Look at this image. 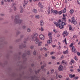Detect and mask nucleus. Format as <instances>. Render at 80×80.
I'll use <instances>...</instances> for the list:
<instances>
[{
	"mask_svg": "<svg viewBox=\"0 0 80 80\" xmlns=\"http://www.w3.org/2000/svg\"><path fill=\"white\" fill-rule=\"evenodd\" d=\"M1 5H3V4H4V2H3V1H2L1 2Z\"/></svg>",
	"mask_w": 80,
	"mask_h": 80,
	"instance_id": "ea45409f",
	"label": "nucleus"
},
{
	"mask_svg": "<svg viewBox=\"0 0 80 80\" xmlns=\"http://www.w3.org/2000/svg\"><path fill=\"white\" fill-rule=\"evenodd\" d=\"M40 69H38L37 71H35L36 74H37V73H39V72H40Z\"/></svg>",
	"mask_w": 80,
	"mask_h": 80,
	"instance_id": "b1692460",
	"label": "nucleus"
},
{
	"mask_svg": "<svg viewBox=\"0 0 80 80\" xmlns=\"http://www.w3.org/2000/svg\"><path fill=\"white\" fill-rule=\"evenodd\" d=\"M54 13H56V14H57V13H58V12L57 11L55 10V11H54Z\"/></svg>",
	"mask_w": 80,
	"mask_h": 80,
	"instance_id": "37998d69",
	"label": "nucleus"
},
{
	"mask_svg": "<svg viewBox=\"0 0 80 80\" xmlns=\"http://www.w3.org/2000/svg\"><path fill=\"white\" fill-rule=\"evenodd\" d=\"M58 77L59 78H62V76H61V75H59Z\"/></svg>",
	"mask_w": 80,
	"mask_h": 80,
	"instance_id": "e2e57ef3",
	"label": "nucleus"
},
{
	"mask_svg": "<svg viewBox=\"0 0 80 80\" xmlns=\"http://www.w3.org/2000/svg\"><path fill=\"white\" fill-rule=\"evenodd\" d=\"M62 63L64 65H67V62H65L64 60L62 61Z\"/></svg>",
	"mask_w": 80,
	"mask_h": 80,
	"instance_id": "2eb2a0df",
	"label": "nucleus"
},
{
	"mask_svg": "<svg viewBox=\"0 0 80 80\" xmlns=\"http://www.w3.org/2000/svg\"><path fill=\"white\" fill-rule=\"evenodd\" d=\"M62 42H63V43L65 42L66 45H67V39L66 38H65L64 41H62Z\"/></svg>",
	"mask_w": 80,
	"mask_h": 80,
	"instance_id": "4be33fe9",
	"label": "nucleus"
},
{
	"mask_svg": "<svg viewBox=\"0 0 80 80\" xmlns=\"http://www.w3.org/2000/svg\"><path fill=\"white\" fill-rule=\"evenodd\" d=\"M35 17L36 18H40V16H39V15H36Z\"/></svg>",
	"mask_w": 80,
	"mask_h": 80,
	"instance_id": "7c9ffc66",
	"label": "nucleus"
},
{
	"mask_svg": "<svg viewBox=\"0 0 80 80\" xmlns=\"http://www.w3.org/2000/svg\"><path fill=\"white\" fill-rule=\"evenodd\" d=\"M3 47V44H1V42H0V47Z\"/></svg>",
	"mask_w": 80,
	"mask_h": 80,
	"instance_id": "864d4df0",
	"label": "nucleus"
},
{
	"mask_svg": "<svg viewBox=\"0 0 80 80\" xmlns=\"http://www.w3.org/2000/svg\"><path fill=\"white\" fill-rule=\"evenodd\" d=\"M55 11L53 10V9L51 10V13H54Z\"/></svg>",
	"mask_w": 80,
	"mask_h": 80,
	"instance_id": "09e8293b",
	"label": "nucleus"
},
{
	"mask_svg": "<svg viewBox=\"0 0 80 80\" xmlns=\"http://www.w3.org/2000/svg\"><path fill=\"white\" fill-rule=\"evenodd\" d=\"M77 54L78 55V56H80V53L79 52H77Z\"/></svg>",
	"mask_w": 80,
	"mask_h": 80,
	"instance_id": "5fc2aeb1",
	"label": "nucleus"
},
{
	"mask_svg": "<svg viewBox=\"0 0 80 80\" xmlns=\"http://www.w3.org/2000/svg\"><path fill=\"white\" fill-rule=\"evenodd\" d=\"M22 22H23V20L20 19V17L18 15H16L15 16V18L14 20L15 23L20 24Z\"/></svg>",
	"mask_w": 80,
	"mask_h": 80,
	"instance_id": "f03ea898",
	"label": "nucleus"
},
{
	"mask_svg": "<svg viewBox=\"0 0 80 80\" xmlns=\"http://www.w3.org/2000/svg\"><path fill=\"white\" fill-rule=\"evenodd\" d=\"M42 42H39V43L38 42V46H40V45H42Z\"/></svg>",
	"mask_w": 80,
	"mask_h": 80,
	"instance_id": "2f4dec72",
	"label": "nucleus"
},
{
	"mask_svg": "<svg viewBox=\"0 0 80 80\" xmlns=\"http://www.w3.org/2000/svg\"><path fill=\"white\" fill-rule=\"evenodd\" d=\"M59 71H62L63 70V66L62 65H60L58 68Z\"/></svg>",
	"mask_w": 80,
	"mask_h": 80,
	"instance_id": "f8f14e48",
	"label": "nucleus"
},
{
	"mask_svg": "<svg viewBox=\"0 0 80 80\" xmlns=\"http://www.w3.org/2000/svg\"><path fill=\"white\" fill-rule=\"evenodd\" d=\"M73 12H74V11L73 9H71L70 11V13H71V14H72V13H73Z\"/></svg>",
	"mask_w": 80,
	"mask_h": 80,
	"instance_id": "5701e85b",
	"label": "nucleus"
},
{
	"mask_svg": "<svg viewBox=\"0 0 80 80\" xmlns=\"http://www.w3.org/2000/svg\"><path fill=\"white\" fill-rule=\"evenodd\" d=\"M74 78H75L74 79H75V80H76V79H77H77H78V77H75Z\"/></svg>",
	"mask_w": 80,
	"mask_h": 80,
	"instance_id": "0e129e2a",
	"label": "nucleus"
},
{
	"mask_svg": "<svg viewBox=\"0 0 80 80\" xmlns=\"http://www.w3.org/2000/svg\"><path fill=\"white\" fill-rule=\"evenodd\" d=\"M78 72H80V69H78Z\"/></svg>",
	"mask_w": 80,
	"mask_h": 80,
	"instance_id": "774afa93",
	"label": "nucleus"
},
{
	"mask_svg": "<svg viewBox=\"0 0 80 80\" xmlns=\"http://www.w3.org/2000/svg\"><path fill=\"white\" fill-rule=\"evenodd\" d=\"M27 55H30V51H28L27 52Z\"/></svg>",
	"mask_w": 80,
	"mask_h": 80,
	"instance_id": "e433bc0d",
	"label": "nucleus"
},
{
	"mask_svg": "<svg viewBox=\"0 0 80 80\" xmlns=\"http://www.w3.org/2000/svg\"><path fill=\"white\" fill-rule=\"evenodd\" d=\"M67 10V9L66 8H64L63 9V10L62 11V12H63V13H65V12H66V10Z\"/></svg>",
	"mask_w": 80,
	"mask_h": 80,
	"instance_id": "bb28decb",
	"label": "nucleus"
},
{
	"mask_svg": "<svg viewBox=\"0 0 80 80\" xmlns=\"http://www.w3.org/2000/svg\"><path fill=\"white\" fill-rule=\"evenodd\" d=\"M63 18L62 19V21H64L65 22H67V19H66V17H65V15L64 14L63 15Z\"/></svg>",
	"mask_w": 80,
	"mask_h": 80,
	"instance_id": "0eeeda50",
	"label": "nucleus"
},
{
	"mask_svg": "<svg viewBox=\"0 0 80 80\" xmlns=\"http://www.w3.org/2000/svg\"><path fill=\"white\" fill-rule=\"evenodd\" d=\"M67 52H68V51H65L63 52V53L65 54H66L67 53Z\"/></svg>",
	"mask_w": 80,
	"mask_h": 80,
	"instance_id": "a18cd8bd",
	"label": "nucleus"
},
{
	"mask_svg": "<svg viewBox=\"0 0 80 80\" xmlns=\"http://www.w3.org/2000/svg\"><path fill=\"white\" fill-rule=\"evenodd\" d=\"M69 30H72V26H70L69 27Z\"/></svg>",
	"mask_w": 80,
	"mask_h": 80,
	"instance_id": "c9c22d12",
	"label": "nucleus"
},
{
	"mask_svg": "<svg viewBox=\"0 0 80 80\" xmlns=\"http://www.w3.org/2000/svg\"><path fill=\"white\" fill-rule=\"evenodd\" d=\"M1 16H4V15H5L3 14H1Z\"/></svg>",
	"mask_w": 80,
	"mask_h": 80,
	"instance_id": "338daca9",
	"label": "nucleus"
},
{
	"mask_svg": "<svg viewBox=\"0 0 80 80\" xmlns=\"http://www.w3.org/2000/svg\"><path fill=\"white\" fill-rule=\"evenodd\" d=\"M43 49H44V50H47V48H45V47H44L43 48Z\"/></svg>",
	"mask_w": 80,
	"mask_h": 80,
	"instance_id": "69168bd1",
	"label": "nucleus"
},
{
	"mask_svg": "<svg viewBox=\"0 0 80 80\" xmlns=\"http://www.w3.org/2000/svg\"><path fill=\"white\" fill-rule=\"evenodd\" d=\"M55 74L56 75H58V74L57 73V72L55 71Z\"/></svg>",
	"mask_w": 80,
	"mask_h": 80,
	"instance_id": "6e6d98bb",
	"label": "nucleus"
},
{
	"mask_svg": "<svg viewBox=\"0 0 80 80\" xmlns=\"http://www.w3.org/2000/svg\"><path fill=\"white\" fill-rule=\"evenodd\" d=\"M53 31H54L55 32V33H56L57 32V30H55V29L54 30H53Z\"/></svg>",
	"mask_w": 80,
	"mask_h": 80,
	"instance_id": "bf43d9fd",
	"label": "nucleus"
},
{
	"mask_svg": "<svg viewBox=\"0 0 80 80\" xmlns=\"http://www.w3.org/2000/svg\"><path fill=\"white\" fill-rule=\"evenodd\" d=\"M55 6L56 8H58L60 5L59 4H56Z\"/></svg>",
	"mask_w": 80,
	"mask_h": 80,
	"instance_id": "4c0bfd02",
	"label": "nucleus"
},
{
	"mask_svg": "<svg viewBox=\"0 0 80 80\" xmlns=\"http://www.w3.org/2000/svg\"><path fill=\"white\" fill-rule=\"evenodd\" d=\"M20 9H21V10H22L23 9V8L22 6H20Z\"/></svg>",
	"mask_w": 80,
	"mask_h": 80,
	"instance_id": "680f3d73",
	"label": "nucleus"
},
{
	"mask_svg": "<svg viewBox=\"0 0 80 80\" xmlns=\"http://www.w3.org/2000/svg\"><path fill=\"white\" fill-rule=\"evenodd\" d=\"M40 24L41 27H42L43 26V21L41 20L40 21Z\"/></svg>",
	"mask_w": 80,
	"mask_h": 80,
	"instance_id": "a211bd4d",
	"label": "nucleus"
},
{
	"mask_svg": "<svg viewBox=\"0 0 80 80\" xmlns=\"http://www.w3.org/2000/svg\"><path fill=\"white\" fill-rule=\"evenodd\" d=\"M65 35L66 36H67L68 35V32H67V31H65L63 33L62 35H64V37H65V36L64 35Z\"/></svg>",
	"mask_w": 80,
	"mask_h": 80,
	"instance_id": "6e6552de",
	"label": "nucleus"
},
{
	"mask_svg": "<svg viewBox=\"0 0 80 80\" xmlns=\"http://www.w3.org/2000/svg\"><path fill=\"white\" fill-rule=\"evenodd\" d=\"M62 11H61L59 12H58V13L59 14V15H61L62 13H63V12H62Z\"/></svg>",
	"mask_w": 80,
	"mask_h": 80,
	"instance_id": "c756f323",
	"label": "nucleus"
},
{
	"mask_svg": "<svg viewBox=\"0 0 80 80\" xmlns=\"http://www.w3.org/2000/svg\"><path fill=\"white\" fill-rule=\"evenodd\" d=\"M36 54L37 52H36V51H34L33 52V55H36Z\"/></svg>",
	"mask_w": 80,
	"mask_h": 80,
	"instance_id": "473e14b6",
	"label": "nucleus"
},
{
	"mask_svg": "<svg viewBox=\"0 0 80 80\" xmlns=\"http://www.w3.org/2000/svg\"><path fill=\"white\" fill-rule=\"evenodd\" d=\"M41 32H43V28H41Z\"/></svg>",
	"mask_w": 80,
	"mask_h": 80,
	"instance_id": "8fccbe9b",
	"label": "nucleus"
},
{
	"mask_svg": "<svg viewBox=\"0 0 80 80\" xmlns=\"http://www.w3.org/2000/svg\"><path fill=\"white\" fill-rule=\"evenodd\" d=\"M72 23H73V24L74 25H76L77 23V21L75 20L72 21Z\"/></svg>",
	"mask_w": 80,
	"mask_h": 80,
	"instance_id": "412c9836",
	"label": "nucleus"
},
{
	"mask_svg": "<svg viewBox=\"0 0 80 80\" xmlns=\"http://www.w3.org/2000/svg\"><path fill=\"white\" fill-rule=\"evenodd\" d=\"M75 58H74L75 60L76 61H77V60H78V59H77V58H76V56H75Z\"/></svg>",
	"mask_w": 80,
	"mask_h": 80,
	"instance_id": "603ef678",
	"label": "nucleus"
},
{
	"mask_svg": "<svg viewBox=\"0 0 80 80\" xmlns=\"http://www.w3.org/2000/svg\"><path fill=\"white\" fill-rule=\"evenodd\" d=\"M39 6L40 7H41L42 6V4L40 3V2H39Z\"/></svg>",
	"mask_w": 80,
	"mask_h": 80,
	"instance_id": "a19ab883",
	"label": "nucleus"
},
{
	"mask_svg": "<svg viewBox=\"0 0 80 80\" xmlns=\"http://www.w3.org/2000/svg\"><path fill=\"white\" fill-rule=\"evenodd\" d=\"M72 21H71V23H72L73 21H75V18L74 17H72L71 18Z\"/></svg>",
	"mask_w": 80,
	"mask_h": 80,
	"instance_id": "6ab92c4d",
	"label": "nucleus"
},
{
	"mask_svg": "<svg viewBox=\"0 0 80 80\" xmlns=\"http://www.w3.org/2000/svg\"><path fill=\"white\" fill-rule=\"evenodd\" d=\"M35 38L34 37V36H33V35L31 36V37H30V39H31V40L33 41L34 40V39Z\"/></svg>",
	"mask_w": 80,
	"mask_h": 80,
	"instance_id": "dca6fc26",
	"label": "nucleus"
},
{
	"mask_svg": "<svg viewBox=\"0 0 80 80\" xmlns=\"http://www.w3.org/2000/svg\"><path fill=\"white\" fill-rule=\"evenodd\" d=\"M29 40H30V37L28 36L27 38L25 39L26 41H28Z\"/></svg>",
	"mask_w": 80,
	"mask_h": 80,
	"instance_id": "aec40b11",
	"label": "nucleus"
},
{
	"mask_svg": "<svg viewBox=\"0 0 80 80\" xmlns=\"http://www.w3.org/2000/svg\"><path fill=\"white\" fill-rule=\"evenodd\" d=\"M62 21H61V20L59 19L58 21V22H60V23H62Z\"/></svg>",
	"mask_w": 80,
	"mask_h": 80,
	"instance_id": "052dcab7",
	"label": "nucleus"
},
{
	"mask_svg": "<svg viewBox=\"0 0 80 80\" xmlns=\"http://www.w3.org/2000/svg\"><path fill=\"white\" fill-rule=\"evenodd\" d=\"M48 14H50V10H48Z\"/></svg>",
	"mask_w": 80,
	"mask_h": 80,
	"instance_id": "3c124183",
	"label": "nucleus"
},
{
	"mask_svg": "<svg viewBox=\"0 0 80 80\" xmlns=\"http://www.w3.org/2000/svg\"><path fill=\"white\" fill-rule=\"evenodd\" d=\"M5 2H10V0H4Z\"/></svg>",
	"mask_w": 80,
	"mask_h": 80,
	"instance_id": "49530a36",
	"label": "nucleus"
},
{
	"mask_svg": "<svg viewBox=\"0 0 80 80\" xmlns=\"http://www.w3.org/2000/svg\"><path fill=\"white\" fill-rule=\"evenodd\" d=\"M77 2L78 4H79V5H80V0H77Z\"/></svg>",
	"mask_w": 80,
	"mask_h": 80,
	"instance_id": "72a5a7b5",
	"label": "nucleus"
},
{
	"mask_svg": "<svg viewBox=\"0 0 80 80\" xmlns=\"http://www.w3.org/2000/svg\"><path fill=\"white\" fill-rule=\"evenodd\" d=\"M20 32L19 31H18L17 32L16 34L17 35H19V34H20Z\"/></svg>",
	"mask_w": 80,
	"mask_h": 80,
	"instance_id": "f704fd0d",
	"label": "nucleus"
},
{
	"mask_svg": "<svg viewBox=\"0 0 80 80\" xmlns=\"http://www.w3.org/2000/svg\"><path fill=\"white\" fill-rule=\"evenodd\" d=\"M44 67H45V65L42 66H41V68L42 69H43Z\"/></svg>",
	"mask_w": 80,
	"mask_h": 80,
	"instance_id": "c03bdc74",
	"label": "nucleus"
},
{
	"mask_svg": "<svg viewBox=\"0 0 80 80\" xmlns=\"http://www.w3.org/2000/svg\"><path fill=\"white\" fill-rule=\"evenodd\" d=\"M75 74H69V77L71 78H72L73 77H75Z\"/></svg>",
	"mask_w": 80,
	"mask_h": 80,
	"instance_id": "f3484780",
	"label": "nucleus"
},
{
	"mask_svg": "<svg viewBox=\"0 0 80 80\" xmlns=\"http://www.w3.org/2000/svg\"><path fill=\"white\" fill-rule=\"evenodd\" d=\"M71 62L72 63H74L75 62H74V60H71Z\"/></svg>",
	"mask_w": 80,
	"mask_h": 80,
	"instance_id": "de8ad7c7",
	"label": "nucleus"
},
{
	"mask_svg": "<svg viewBox=\"0 0 80 80\" xmlns=\"http://www.w3.org/2000/svg\"><path fill=\"white\" fill-rule=\"evenodd\" d=\"M24 37V35H21L20 36V38L16 40V42H18L20 41V40H21V38H23Z\"/></svg>",
	"mask_w": 80,
	"mask_h": 80,
	"instance_id": "423d86ee",
	"label": "nucleus"
},
{
	"mask_svg": "<svg viewBox=\"0 0 80 80\" xmlns=\"http://www.w3.org/2000/svg\"><path fill=\"white\" fill-rule=\"evenodd\" d=\"M52 34L51 33V32H49L48 33V36H49V40L48 41V43L49 44H50L52 42Z\"/></svg>",
	"mask_w": 80,
	"mask_h": 80,
	"instance_id": "7ed1b4c3",
	"label": "nucleus"
},
{
	"mask_svg": "<svg viewBox=\"0 0 80 80\" xmlns=\"http://www.w3.org/2000/svg\"><path fill=\"white\" fill-rule=\"evenodd\" d=\"M69 47H72V52H74V53H76V52H76V49H75L74 46H73V43H71L69 46Z\"/></svg>",
	"mask_w": 80,
	"mask_h": 80,
	"instance_id": "39448f33",
	"label": "nucleus"
},
{
	"mask_svg": "<svg viewBox=\"0 0 80 80\" xmlns=\"http://www.w3.org/2000/svg\"><path fill=\"white\" fill-rule=\"evenodd\" d=\"M54 24L56 26V27H59L60 29H62V28H63L64 27L62 26L61 23L59 22H55Z\"/></svg>",
	"mask_w": 80,
	"mask_h": 80,
	"instance_id": "20e7f679",
	"label": "nucleus"
},
{
	"mask_svg": "<svg viewBox=\"0 0 80 80\" xmlns=\"http://www.w3.org/2000/svg\"><path fill=\"white\" fill-rule=\"evenodd\" d=\"M35 43H36V44H37V43H38L39 42V40L37 38H36V39L35 40Z\"/></svg>",
	"mask_w": 80,
	"mask_h": 80,
	"instance_id": "ddd939ff",
	"label": "nucleus"
},
{
	"mask_svg": "<svg viewBox=\"0 0 80 80\" xmlns=\"http://www.w3.org/2000/svg\"><path fill=\"white\" fill-rule=\"evenodd\" d=\"M22 58H24V61L22 62H18V64H19V66H20V68L21 69H22V68H26V67H25L23 65H24V64H25V62H26V61L27 60V58H26V54L25 53H23V55H22Z\"/></svg>",
	"mask_w": 80,
	"mask_h": 80,
	"instance_id": "f257e3e1",
	"label": "nucleus"
},
{
	"mask_svg": "<svg viewBox=\"0 0 80 80\" xmlns=\"http://www.w3.org/2000/svg\"><path fill=\"white\" fill-rule=\"evenodd\" d=\"M52 59H55V58H56L55 57H54L53 56H52Z\"/></svg>",
	"mask_w": 80,
	"mask_h": 80,
	"instance_id": "4d7b16f0",
	"label": "nucleus"
},
{
	"mask_svg": "<svg viewBox=\"0 0 80 80\" xmlns=\"http://www.w3.org/2000/svg\"><path fill=\"white\" fill-rule=\"evenodd\" d=\"M32 11L34 12V13H37V10L36 9H33L32 10Z\"/></svg>",
	"mask_w": 80,
	"mask_h": 80,
	"instance_id": "393cba45",
	"label": "nucleus"
},
{
	"mask_svg": "<svg viewBox=\"0 0 80 80\" xmlns=\"http://www.w3.org/2000/svg\"><path fill=\"white\" fill-rule=\"evenodd\" d=\"M27 28V26L26 25H24L22 26V28L23 30H25V28Z\"/></svg>",
	"mask_w": 80,
	"mask_h": 80,
	"instance_id": "c85d7f7f",
	"label": "nucleus"
},
{
	"mask_svg": "<svg viewBox=\"0 0 80 80\" xmlns=\"http://www.w3.org/2000/svg\"><path fill=\"white\" fill-rule=\"evenodd\" d=\"M13 9L14 10V11H16L17 10V8L15 6H14L13 8Z\"/></svg>",
	"mask_w": 80,
	"mask_h": 80,
	"instance_id": "79ce46f5",
	"label": "nucleus"
},
{
	"mask_svg": "<svg viewBox=\"0 0 80 80\" xmlns=\"http://www.w3.org/2000/svg\"><path fill=\"white\" fill-rule=\"evenodd\" d=\"M30 48L31 49H33V46H31V47H30Z\"/></svg>",
	"mask_w": 80,
	"mask_h": 80,
	"instance_id": "13d9d810",
	"label": "nucleus"
},
{
	"mask_svg": "<svg viewBox=\"0 0 80 80\" xmlns=\"http://www.w3.org/2000/svg\"><path fill=\"white\" fill-rule=\"evenodd\" d=\"M24 2L25 5H27V3H28V1H27L24 0Z\"/></svg>",
	"mask_w": 80,
	"mask_h": 80,
	"instance_id": "a878e982",
	"label": "nucleus"
},
{
	"mask_svg": "<svg viewBox=\"0 0 80 80\" xmlns=\"http://www.w3.org/2000/svg\"><path fill=\"white\" fill-rule=\"evenodd\" d=\"M65 23H66V22H65L64 21H62V22L61 23V24L62 26V27H63V26H65V25H66L67 24Z\"/></svg>",
	"mask_w": 80,
	"mask_h": 80,
	"instance_id": "9d476101",
	"label": "nucleus"
},
{
	"mask_svg": "<svg viewBox=\"0 0 80 80\" xmlns=\"http://www.w3.org/2000/svg\"><path fill=\"white\" fill-rule=\"evenodd\" d=\"M22 48H25V47H26V45L22 44V45H19V48L20 49H22Z\"/></svg>",
	"mask_w": 80,
	"mask_h": 80,
	"instance_id": "1a4fd4ad",
	"label": "nucleus"
},
{
	"mask_svg": "<svg viewBox=\"0 0 80 80\" xmlns=\"http://www.w3.org/2000/svg\"><path fill=\"white\" fill-rule=\"evenodd\" d=\"M39 37L41 39V40H44V38H45V37L42 34L39 35Z\"/></svg>",
	"mask_w": 80,
	"mask_h": 80,
	"instance_id": "9b49d317",
	"label": "nucleus"
},
{
	"mask_svg": "<svg viewBox=\"0 0 80 80\" xmlns=\"http://www.w3.org/2000/svg\"><path fill=\"white\" fill-rule=\"evenodd\" d=\"M27 31L28 32H31V30L30 28H27Z\"/></svg>",
	"mask_w": 80,
	"mask_h": 80,
	"instance_id": "cd10ccee",
	"label": "nucleus"
},
{
	"mask_svg": "<svg viewBox=\"0 0 80 80\" xmlns=\"http://www.w3.org/2000/svg\"><path fill=\"white\" fill-rule=\"evenodd\" d=\"M54 72V70L53 69H52L51 71V74H52Z\"/></svg>",
	"mask_w": 80,
	"mask_h": 80,
	"instance_id": "58836bf2",
	"label": "nucleus"
},
{
	"mask_svg": "<svg viewBox=\"0 0 80 80\" xmlns=\"http://www.w3.org/2000/svg\"><path fill=\"white\" fill-rule=\"evenodd\" d=\"M34 37H35V38H37V36H38V34L36 32H34L32 35Z\"/></svg>",
	"mask_w": 80,
	"mask_h": 80,
	"instance_id": "4468645a",
	"label": "nucleus"
}]
</instances>
